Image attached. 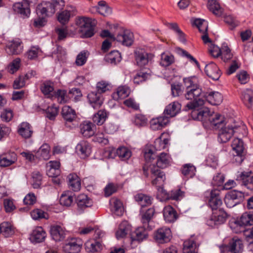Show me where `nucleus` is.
I'll return each instance as SVG.
<instances>
[{"label":"nucleus","mask_w":253,"mask_h":253,"mask_svg":"<svg viewBox=\"0 0 253 253\" xmlns=\"http://www.w3.org/2000/svg\"><path fill=\"white\" fill-rule=\"evenodd\" d=\"M152 228L149 226V228H147V226L139 227L136 229L132 233L134 235V237H147L149 236L148 230H150Z\"/></svg>","instance_id":"nucleus-54"},{"label":"nucleus","mask_w":253,"mask_h":253,"mask_svg":"<svg viewBox=\"0 0 253 253\" xmlns=\"http://www.w3.org/2000/svg\"><path fill=\"white\" fill-rule=\"evenodd\" d=\"M197 247H198V245L192 238L187 239L183 242V253H188L189 252L195 251Z\"/></svg>","instance_id":"nucleus-51"},{"label":"nucleus","mask_w":253,"mask_h":253,"mask_svg":"<svg viewBox=\"0 0 253 253\" xmlns=\"http://www.w3.org/2000/svg\"><path fill=\"white\" fill-rule=\"evenodd\" d=\"M32 218L35 220L41 218L48 219V215L47 213L45 212L42 210L36 209L33 210L31 213Z\"/></svg>","instance_id":"nucleus-60"},{"label":"nucleus","mask_w":253,"mask_h":253,"mask_svg":"<svg viewBox=\"0 0 253 253\" xmlns=\"http://www.w3.org/2000/svg\"><path fill=\"white\" fill-rule=\"evenodd\" d=\"M227 216L226 212L222 209L213 211L210 219L207 221V224L210 226L213 227L215 225L223 224L226 221Z\"/></svg>","instance_id":"nucleus-6"},{"label":"nucleus","mask_w":253,"mask_h":253,"mask_svg":"<svg viewBox=\"0 0 253 253\" xmlns=\"http://www.w3.org/2000/svg\"><path fill=\"white\" fill-rule=\"evenodd\" d=\"M196 109H192L193 110L192 115L194 119L207 124L212 112H211L208 108H204L200 110Z\"/></svg>","instance_id":"nucleus-18"},{"label":"nucleus","mask_w":253,"mask_h":253,"mask_svg":"<svg viewBox=\"0 0 253 253\" xmlns=\"http://www.w3.org/2000/svg\"><path fill=\"white\" fill-rule=\"evenodd\" d=\"M163 215L165 221L167 222H173L178 218L176 211L171 206L169 205L164 208Z\"/></svg>","instance_id":"nucleus-28"},{"label":"nucleus","mask_w":253,"mask_h":253,"mask_svg":"<svg viewBox=\"0 0 253 253\" xmlns=\"http://www.w3.org/2000/svg\"><path fill=\"white\" fill-rule=\"evenodd\" d=\"M151 71L149 69H148L147 71L140 70L134 76L133 82L134 84H138L149 79L151 77Z\"/></svg>","instance_id":"nucleus-36"},{"label":"nucleus","mask_w":253,"mask_h":253,"mask_svg":"<svg viewBox=\"0 0 253 253\" xmlns=\"http://www.w3.org/2000/svg\"><path fill=\"white\" fill-rule=\"evenodd\" d=\"M169 122L168 118L164 116L152 119L150 122V127L154 130L161 129L165 127Z\"/></svg>","instance_id":"nucleus-27"},{"label":"nucleus","mask_w":253,"mask_h":253,"mask_svg":"<svg viewBox=\"0 0 253 253\" xmlns=\"http://www.w3.org/2000/svg\"><path fill=\"white\" fill-rule=\"evenodd\" d=\"M174 58L172 55L169 53H163L161 54V58L160 64L164 67L170 65L174 62Z\"/></svg>","instance_id":"nucleus-52"},{"label":"nucleus","mask_w":253,"mask_h":253,"mask_svg":"<svg viewBox=\"0 0 253 253\" xmlns=\"http://www.w3.org/2000/svg\"><path fill=\"white\" fill-rule=\"evenodd\" d=\"M184 196V192L180 189H176L172 190L168 195L167 198L174 200H178L181 199Z\"/></svg>","instance_id":"nucleus-61"},{"label":"nucleus","mask_w":253,"mask_h":253,"mask_svg":"<svg viewBox=\"0 0 253 253\" xmlns=\"http://www.w3.org/2000/svg\"><path fill=\"white\" fill-rule=\"evenodd\" d=\"M181 171L183 175L191 178L195 174L196 168L192 164H187L182 167Z\"/></svg>","instance_id":"nucleus-53"},{"label":"nucleus","mask_w":253,"mask_h":253,"mask_svg":"<svg viewBox=\"0 0 253 253\" xmlns=\"http://www.w3.org/2000/svg\"><path fill=\"white\" fill-rule=\"evenodd\" d=\"M135 199L142 207L148 206L152 204V198L142 193L136 195Z\"/></svg>","instance_id":"nucleus-43"},{"label":"nucleus","mask_w":253,"mask_h":253,"mask_svg":"<svg viewBox=\"0 0 253 253\" xmlns=\"http://www.w3.org/2000/svg\"><path fill=\"white\" fill-rule=\"evenodd\" d=\"M89 103L94 109L99 108L103 103V99L100 93L91 92L87 95Z\"/></svg>","instance_id":"nucleus-29"},{"label":"nucleus","mask_w":253,"mask_h":253,"mask_svg":"<svg viewBox=\"0 0 253 253\" xmlns=\"http://www.w3.org/2000/svg\"><path fill=\"white\" fill-rule=\"evenodd\" d=\"M22 42L19 39H16L9 42L6 46V51L9 54H18L22 51Z\"/></svg>","instance_id":"nucleus-21"},{"label":"nucleus","mask_w":253,"mask_h":253,"mask_svg":"<svg viewBox=\"0 0 253 253\" xmlns=\"http://www.w3.org/2000/svg\"><path fill=\"white\" fill-rule=\"evenodd\" d=\"M107 118V112L105 110H100L93 115L92 120L96 125H101L105 122Z\"/></svg>","instance_id":"nucleus-50"},{"label":"nucleus","mask_w":253,"mask_h":253,"mask_svg":"<svg viewBox=\"0 0 253 253\" xmlns=\"http://www.w3.org/2000/svg\"><path fill=\"white\" fill-rule=\"evenodd\" d=\"M17 132L22 137L29 138L33 133L32 126L27 122H22L18 126Z\"/></svg>","instance_id":"nucleus-24"},{"label":"nucleus","mask_w":253,"mask_h":253,"mask_svg":"<svg viewBox=\"0 0 253 253\" xmlns=\"http://www.w3.org/2000/svg\"><path fill=\"white\" fill-rule=\"evenodd\" d=\"M50 233L51 236H59V237H64L68 235V232L64 228L60 225H53L50 227Z\"/></svg>","instance_id":"nucleus-39"},{"label":"nucleus","mask_w":253,"mask_h":253,"mask_svg":"<svg viewBox=\"0 0 253 253\" xmlns=\"http://www.w3.org/2000/svg\"><path fill=\"white\" fill-rule=\"evenodd\" d=\"M37 0H24L23 3H17L14 5V10L24 17H28L30 14V7L33 6Z\"/></svg>","instance_id":"nucleus-9"},{"label":"nucleus","mask_w":253,"mask_h":253,"mask_svg":"<svg viewBox=\"0 0 253 253\" xmlns=\"http://www.w3.org/2000/svg\"><path fill=\"white\" fill-rule=\"evenodd\" d=\"M111 211L116 215L120 216L123 214L124 208L121 201L118 199L112 198L110 201Z\"/></svg>","instance_id":"nucleus-30"},{"label":"nucleus","mask_w":253,"mask_h":253,"mask_svg":"<svg viewBox=\"0 0 253 253\" xmlns=\"http://www.w3.org/2000/svg\"><path fill=\"white\" fill-rule=\"evenodd\" d=\"M205 101H207L212 105H218L223 100V96L217 91H210L205 92L203 95Z\"/></svg>","instance_id":"nucleus-16"},{"label":"nucleus","mask_w":253,"mask_h":253,"mask_svg":"<svg viewBox=\"0 0 253 253\" xmlns=\"http://www.w3.org/2000/svg\"><path fill=\"white\" fill-rule=\"evenodd\" d=\"M68 184L71 188L74 191H78L81 188L80 178L75 173L70 174L68 176Z\"/></svg>","instance_id":"nucleus-35"},{"label":"nucleus","mask_w":253,"mask_h":253,"mask_svg":"<svg viewBox=\"0 0 253 253\" xmlns=\"http://www.w3.org/2000/svg\"><path fill=\"white\" fill-rule=\"evenodd\" d=\"M241 99L249 108L253 107V90L247 89L242 92Z\"/></svg>","instance_id":"nucleus-34"},{"label":"nucleus","mask_w":253,"mask_h":253,"mask_svg":"<svg viewBox=\"0 0 253 253\" xmlns=\"http://www.w3.org/2000/svg\"><path fill=\"white\" fill-rule=\"evenodd\" d=\"M119 158L122 161L128 160L131 156V152L126 147H120L114 151Z\"/></svg>","instance_id":"nucleus-48"},{"label":"nucleus","mask_w":253,"mask_h":253,"mask_svg":"<svg viewBox=\"0 0 253 253\" xmlns=\"http://www.w3.org/2000/svg\"><path fill=\"white\" fill-rule=\"evenodd\" d=\"M77 24L81 29H85L92 26L91 19L85 17H79L77 20Z\"/></svg>","instance_id":"nucleus-55"},{"label":"nucleus","mask_w":253,"mask_h":253,"mask_svg":"<svg viewBox=\"0 0 253 253\" xmlns=\"http://www.w3.org/2000/svg\"><path fill=\"white\" fill-rule=\"evenodd\" d=\"M71 11L65 10L59 13L58 15V20L62 24H65L68 22L71 17Z\"/></svg>","instance_id":"nucleus-56"},{"label":"nucleus","mask_w":253,"mask_h":253,"mask_svg":"<svg viewBox=\"0 0 253 253\" xmlns=\"http://www.w3.org/2000/svg\"><path fill=\"white\" fill-rule=\"evenodd\" d=\"M54 89V84L50 81H45L41 85V90L42 93L50 98L53 97Z\"/></svg>","instance_id":"nucleus-32"},{"label":"nucleus","mask_w":253,"mask_h":253,"mask_svg":"<svg viewBox=\"0 0 253 253\" xmlns=\"http://www.w3.org/2000/svg\"><path fill=\"white\" fill-rule=\"evenodd\" d=\"M84 246L86 252L90 253L99 252L103 248V245L100 242L94 240H88Z\"/></svg>","instance_id":"nucleus-31"},{"label":"nucleus","mask_w":253,"mask_h":253,"mask_svg":"<svg viewBox=\"0 0 253 253\" xmlns=\"http://www.w3.org/2000/svg\"><path fill=\"white\" fill-rule=\"evenodd\" d=\"M82 246V242L79 238H70L63 246V250L67 253H78Z\"/></svg>","instance_id":"nucleus-7"},{"label":"nucleus","mask_w":253,"mask_h":253,"mask_svg":"<svg viewBox=\"0 0 253 253\" xmlns=\"http://www.w3.org/2000/svg\"><path fill=\"white\" fill-rule=\"evenodd\" d=\"M88 57V53L87 51H83L81 52L77 56L75 63L77 66H83L87 60Z\"/></svg>","instance_id":"nucleus-59"},{"label":"nucleus","mask_w":253,"mask_h":253,"mask_svg":"<svg viewBox=\"0 0 253 253\" xmlns=\"http://www.w3.org/2000/svg\"><path fill=\"white\" fill-rule=\"evenodd\" d=\"M193 24L198 28L201 33L206 32L208 31V24L204 20L201 19H195L193 22Z\"/></svg>","instance_id":"nucleus-57"},{"label":"nucleus","mask_w":253,"mask_h":253,"mask_svg":"<svg viewBox=\"0 0 253 253\" xmlns=\"http://www.w3.org/2000/svg\"><path fill=\"white\" fill-rule=\"evenodd\" d=\"M155 213V209L153 208L148 209L145 212L142 213L141 222L144 226H147V228H149V223L154 216Z\"/></svg>","instance_id":"nucleus-40"},{"label":"nucleus","mask_w":253,"mask_h":253,"mask_svg":"<svg viewBox=\"0 0 253 253\" xmlns=\"http://www.w3.org/2000/svg\"><path fill=\"white\" fill-rule=\"evenodd\" d=\"M153 55L145 51L143 49H137L134 52V58L136 65L139 67H144L151 63Z\"/></svg>","instance_id":"nucleus-5"},{"label":"nucleus","mask_w":253,"mask_h":253,"mask_svg":"<svg viewBox=\"0 0 253 253\" xmlns=\"http://www.w3.org/2000/svg\"><path fill=\"white\" fill-rule=\"evenodd\" d=\"M17 161V154L14 152H9L0 155V167L5 168L15 164Z\"/></svg>","instance_id":"nucleus-14"},{"label":"nucleus","mask_w":253,"mask_h":253,"mask_svg":"<svg viewBox=\"0 0 253 253\" xmlns=\"http://www.w3.org/2000/svg\"><path fill=\"white\" fill-rule=\"evenodd\" d=\"M244 198V193L240 191L233 190L225 196L224 202L226 206L231 208L240 203Z\"/></svg>","instance_id":"nucleus-4"},{"label":"nucleus","mask_w":253,"mask_h":253,"mask_svg":"<svg viewBox=\"0 0 253 253\" xmlns=\"http://www.w3.org/2000/svg\"><path fill=\"white\" fill-rule=\"evenodd\" d=\"M183 82L185 87V97L191 100L186 107L192 109L202 106L205 104L203 97L205 92L202 91L198 78L195 76L186 78L183 79Z\"/></svg>","instance_id":"nucleus-1"},{"label":"nucleus","mask_w":253,"mask_h":253,"mask_svg":"<svg viewBox=\"0 0 253 253\" xmlns=\"http://www.w3.org/2000/svg\"><path fill=\"white\" fill-rule=\"evenodd\" d=\"M236 180L241 181L248 189L253 190V173L251 171L238 172Z\"/></svg>","instance_id":"nucleus-10"},{"label":"nucleus","mask_w":253,"mask_h":253,"mask_svg":"<svg viewBox=\"0 0 253 253\" xmlns=\"http://www.w3.org/2000/svg\"><path fill=\"white\" fill-rule=\"evenodd\" d=\"M33 179V186L34 188H39L42 183V175L39 171H34L32 173Z\"/></svg>","instance_id":"nucleus-62"},{"label":"nucleus","mask_w":253,"mask_h":253,"mask_svg":"<svg viewBox=\"0 0 253 253\" xmlns=\"http://www.w3.org/2000/svg\"><path fill=\"white\" fill-rule=\"evenodd\" d=\"M253 224V213L245 212L239 219L231 223V228L232 231L236 233L242 232L241 230L244 229L243 227L245 225H252Z\"/></svg>","instance_id":"nucleus-3"},{"label":"nucleus","mask_w":253,"mask_h":253,"mask_svg":"<svg viewBox=\"0 0 253 253\" xmlns=\"http://www.w3.org/2000/svg\"><path fill=\"white\" fill-rule=\"evenodd\" d=\"M76 203L78 210L81 211L87 208L91 207L93 204L92 200L84 194H80L77 197Z\"/></svg>","instance_id":"nucleus-22"},{"label":"nucleus","mask_w":253,"mask_h":253,"mask_svg":"<svg viewBox=\"0 0 253 253\" xmlns=\"http://www.w3.org/2000/svg\"><path fill=\"white\" fill-rule=\"evenodd\" d=\"M232 149L236 152L237 157L241 161H243L242 158L244 154V147L243 141L238 138H235L232 143Z\"/></svg>","instance_id":"nucleus-33"},{"label":"nucleus","mask_w":253,"mask_h":253,"mask_svg":"<svg viewBox=\"0 0 253 253\" xmlns=\"http://www.w3.org/2000/svg\"><path fill=\"white\" fill-rule=\"evenodd\" d=\"M50 147L49 145L47 143H44L40 147L37 151V154L41 158L44 160H47L50 158Z\"/></svg>","instance_id":"nucleus-49"},{"label":"nucleus","mask_w":253,"mask_h":253,"mask_svg":"<svg viewBox=\"0 0 253 253\" xmlns=\"http://www.w3.org/2000/svg\"><path fill=\"white\" fill-rule=\"evenodd\" d=\"M96 9L99 14L104 16H108L112 13L111 7L104 1H99Z\"/></svg>","instance_id":"nucleus-47"},{"label":"nucleus","mask_w":253,"mask_h":253,"mask_svg":"<svg viewBox=\"0 0 253 253\" xmlns=\"http://www.w3.org/2000/svg\"><path fill=\"white\" fill-rule=\"evenodd\" d=\"M73 200V193L70 191H66L62 194L60 198V203L63 206L69 207L72 205Z\"/></svg>","instance_id":"nucleus-46"},{"label":"nucleus","mask_w":253,"mask_h":253,"mask_svg":"<svg viewBox=\"0 0 253 253\" xmlns=\"http://www.w3.org/2000/svg\"><path fill=\"white\" fill-rule=\"evenodd\" d=\"M214 129H220L225 126L224 117L218 114H215L212 112L207 123Z\"/></svg>","instance_id":"nucleus-19"},{"label":"nucleus","mask_w":253,"mask_h":253,"mask_svg":"<svg viewBox=\"0 0 253 253\" xmlns=\"http://www.w3.org/2000/svg\"><path fill=\"white\" fill-rule=\"evenodd\" d=\"M133 122L138 126H143L146 125L147 119L142 114H137L134 117Z\"/></svg>","instance_id":"nucleus-63"},{"label":"nucleus","mask_w":253,"mask_h":253,"mask_svg":"<svg viewBox=\"0 0 253 253\" xmlns=\"http://www.w3.org/2000/svg\"><path fill=\"white\" fill-rule=\"evenodd\" d=\"M80 132L85 137H90L94 134L95 126L89 121H84L80 126Z\"/></svg>","instance_id":"nucleus-25"},{"label":"nucleus","mask_w":253,"mask_h":253,"mask_svg":"<svg viewBox=\"0 0 253 253\" xmlns=\"http://www.w3.org/2000/svg\"><path fill=\"white\" fill-rule=\"evenodd\" d=\"M220 194V191L216 189L212 190L210 192L209 205L213 211L221 209L220 207L222 205V201Z\"/></svg>","instance_id":"nucleus-11"},{"label":"nucleus","mask_w":253,"mask_h":253,"mask_svg":"<svg viewBox=\"0 0 253 253\" xmlns=\"http://www.w3.org/2000/svg\"><path fill=\"white\" fill-rule=\"evenodd\" d=\"M219 248L222 253H224L226 251L230 252L231 253H241L243 249V245L241 239H237L234 240L233 238L232 242L229 245H221Z\"/></svg>","instance_id":"nucleus-8"},{"label":"nucleus","mask_w":253,"mask_h":253,"mask_svg":"<svg viewBox=\"0 0 253 253\" xmlns=\"http://www.w3.org/2000/svg\"><path fill=\"white\" fill-rule=\"evenodd\" d=\"M181 109V105L177 102H173L166 106L164 111V116L169 121V118L175 116Z\"/></svg>","instance_id":"nucleus-20"},{"label":"nucleus","mask_w":253,"mask_h":253,"mask_svg":"<svg viewBox=\"0 0 253 253\" xmlns=\"http://www.w3.org/2000/svg\"><path fill=\"white\" fill-rule=\"evenodd\" d=\"M143 169V173L146 177L149 176V173H151L152 185L160 186L164 183L166 180L165 174L155 165H144Z\"/></svg>","instance_id":"nucleus-2"},{"label":"nucleus","mask_w":253,"mask_h":253,"mask_svg":"<svg viewBox=\"0 0 253 253\" xmlns=\"http://www.w3.org/2000/svg\"><path fill=\"white\" fill-rule=\"evenodd\" d=\"M62 114L64 120L69 122H72L76 117L75 110L69 106H65L63 107Z\"/></svg>","instance_id":"nucleus-38"},{"label":"nucleus","mask_w":253,"mask_h":253,"mask_svg":"<svg viewBox=\"0 0 253 253\" xmlns=\"http://www.w3.org/2000/svg\"><path fill=\"white\" fill-rule=\"evenodd\" d=\"M91 233H94V235L95 236V237H101L105 235V233L102 230L90 226L84 228L80 231V234L81 235H86Z\"/></svg>","instance_id":"nucleus-44"},{"label":"nucleus","mask_w":253,"mask_h":253,"mask_svg":"<svg viewBox=\"0 0 253 253\" xmlns=\"http://www.w3.org/2000/svg\"><path fill=\"white\" fill-rule=\"evenodd\" d=\"M115 234L116 237H134L131 225L126 221L119 224Z\"/></svg>","instance_id":"nucleus-12"},{"label":"nucleus","mask_w":253,"mask_h":253,"mask_svg":"<svg viewBox=\"0 0 253 253\" xmlns=\"http://www.w3.org/2000/svg\"><path fill=\"white\" fill-rule=\"evenodd\" d=\"M205 71L207 75L213 80H217L221 75L218 67L213 62H211L205 66Z\"/></svg>","instance_id":"nucleus-26"},{"label":"nucleus","mask_w":253,"mask_h":253,"mask_svg":"<svg viewBox=\"0 0 253 253\" xmlns=\"http://www.w3.org/2000/svg\"><path fill=\"white\" fill-rule=\"evenodd\" d=\"M171 232L170 228L164 227L159 228L156 233L155 237H169L171 236Z\"/></svg>","instance_id":"nucleus-58"},{"label":"nucleus","mask_w":253,"mask_h":253,"mask_svg":"<svg viewBox=\"0 0 253 253\" xmlns=\"http://www.w3.org/2000/svg\"><path fill=\"white\" fill-rule=\"evenodd\" d=\"M118 42L124 45L130 46L133 42V34L128 30H126L119 33L115 38Z\"/></svg>","instance_id":"nucleus-15"},{"label":"nucleus","mask_w":253,"mask_h":253,"mask_svg":"<svg viewBox=\"0 0 253 253\" xmlns=\"http://www.w3.org/2000/svg\"><path fill=\"white\" fill-rule=\"evenodd\" d=\"M76 152L82 158L84 159L88 157L91 153V147L86 141H81L76 146Z\"/></svg>","instance_id":"nucleus-23"},{"label":"nucleus","mask_w":253,"mask_h":253,"mask_svg":"<svg viewBox=\"0 0 253 253\" xmlns=\"http://www.w3.org/2000/svg\"><path fill=\"white\" fill-rule=\"evenodd\" d=\"M130 90L126 86H121L118 88L117 91L113 94V98L115 100H119L127 97Z\"/></svg>","instance_id":"nucleus-42"},{"label":"nucleus","mask_w":253,"mask_h":253,"mask_svg":"<svg viewBox=\"0 0 253 253\" xmlns=\"http://www.w3.org/2000/svg\"><path fill=\"white\" fill-rule=\"evenodd\" d=\"M170 161V158L169 154L165 153H162L158 157L157 161V166L158 169H164L167 167L169 165Z\"/></svg>","instance_id":"nucleus-41"},{"label":"nucleus","mask_w":253,"mask_h":253,"mask_svg":"<svg viewBox=\"0 0 253 253\" xmlns=\"http://www.w3.org/2000/svg\"><path fill=\"white\" fill-rule=\"evenodd\" d=\"M208 7L210 11L217 16H220L222 14L223 9L216 0H209Z\"/></svg>","instance_id":"nucleus-37"},{"label":"nucleus","mask_w":253,"mask_h":253,"mask_svg":"<svg viewBox=\"0 0 253 253\" xmlns=\"http://www.w3.org/2000/svg\"><path fill=\"white\" fill-rule=\"evenodd\" d=\"M105 59L107 62L116 65L121 61L122 58L118 51L114 50L106 55Z\"/></svg>","instance_id":"nucleus-45"},{"label":"nucleus","mask_w":253,"mask_h":253,"mask_svg":"<svg viewBox=\"0 0 253 253\" xmlns=\"http://www.w3.org/2000/svg\"><path fill=\"white\" fill-rule=\"evenodd\" d=\"M221 55L222 56V59L225 62L228 61L232 57L230 49L225 44H223L221 47Z\"/></svg>","instance_id":"nucleus-64"},{"label":"nucleus","mask_w":253,"mask_h":253,"mask_svg":"<svg viewBox=\"0 0 253 253\" xmlns=\"http://www.w3.org/2000/svg\"><path fill=\"white\" fill-rule=\"evenodd\" d=\"M36 11L38 14L44 16H51L56 11L54 5L50 2H43L39 4Z\"/></svg>","instance_id":"nucleus-13"},{"label":"nucleus","mask_w":253,"mask_h":253,"mask_svg":"<svg viewBox=\"0 0 253 253\" xmlns=\"http://www.w3.org/2000/svg\"><path fill=\"white\" fill-rule=\"evenodd\" d=\"M236 131V130H234L231 126H224L221 127L218 133V141L221 143L227 142Z\"/></svg>","instance_id":"nucleus-17"}]
</instances>
